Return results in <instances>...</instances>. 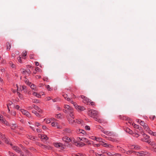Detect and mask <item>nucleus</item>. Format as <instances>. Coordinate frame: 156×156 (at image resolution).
I'll use <instances>...</instances> for the list:
<instances>
[{"label": "nucleus", "instance_id": "1", "mask_svg": "<svg viewBox=\"0 0 156 156\" xmlns=\"http://www.w3.org/2000/svg\"><path fill=\"white\" fill-rule=\"evenodd\" d=\"M98 112L95 110H91L89 112V115L92 117L95 118V117L97 116L98 114Z\"/></svg>", "mask_w": 156, "mask_h": 156}, {"label": "nucleus", "instance_id": "2", "mask_svg": "<svg viewBox=\"0 0 156 156\" xmlns=\"http://www.w3.org/2000/svg\"><path fill=\"white\" fill-rule=\"evenodd\" d=\"M64 108L67 110L69 113H72V112H73V109L68 105H64Z\"/></svg>", "mask_w": 156, "mask_h": 156}, {"label": "nucleus", "instance_id": "3", "mask_svg": "<svg viewBox=\"0 0 156 156\" xmlns=\"http://www.w3.org/2000/svg\"><path fill=\"white\" fill-rule=\"evenodd\" d=\"M62 140L64 141L67 143H68L70 142H71L73 143L74 139H70L67 136H65L62 138Z\"/></svg>", "mask_w": 156, "mask_h": 156}, {"label": "nucleus", "instance_id": "4", "mask_svg": "<svg viewBox=\"0 0 156 156\" xmlns=\"http://www.w3.org/2000/svg\"><path fill=\"white\" fill-rule=\"evenodd\" d=\"M73 143H74L75 145L77 146L82 147L85 145V144L81 142H76L75 141L74 139L73 140Z\"/></svg>", "mask_w": 156, "mask_h": 156}, {"label": "nucleus", "instance_id": "5", "mask_svg": "<svg viewBox=\"0 0 156 156\" xmlns=\"http://www.w3.org/2000/svg\"><path fill=\"white\" fill-rule=\"evenodd\" d=\"M75 108L78 111H83L85 110V108L83 106H80L79 105H78L77 104H76V106H75Z\"/></svg>", "mask_w": 156, "mask_h": 156}, {"label": "nucleus", "instance_id": "6", "mask_svg": "<svg viewBox=\"0 0 156 156\" xmlns=\"http://www.w3.org/2000/svg\"><path fill=\"white\" fill-rule=\"evenodd\" d=\"M39 137L41 138L42 140H46L48 139V138L47 136L43 134H39L38 135Z\"/></svg>", "mask_w": 156, "mask_h": 156}, {"label": "nucleus", "instance_id": "7", "mask_svg": "<svg viewBox=\"0 0 156 156\" xmlns=\"http://www.w3.org/2000/svg\"><path fill=\"white\" fill-rule=\"evenodd\" d=\"M134 153L135 154L138 156H143V154H146V152L144 151H140L139 152H136L135 151Z\"/></svg>", "mask_w": 156, "mask_h": 156}, {"label": "nucleus", "instance_id": "8", "mask_svg": "<svg viewBox=\"0 0 156 156\" xmlns=\"http://www.w3.org/2000/svg\"><path fill=\"white\" fill-rule=\"evenodd\" d=\"M143 136L144 138V141L147 143L149 141V136L145 133L143 134Z\"/></svg>", "mask_w": 156, "mask_h": 156}, {"label": "nucleus", "instance_id": "9", "mask_svg": "<svg viewBox=\"0 0 156 156\" xmlns=\"http://www.w3.org/2000/svg\"><path fill=\"white\" fill-rule=\"evenodd\" d=\"M0 120L2 122L6 125H8L9 123L6 121L3 118V116L2 115H0Z\"/></svg>", "mask_w": 156, "mask_h": 156}, {"label": "nucleus", "instance_id": "10", "mask_svg": "<svg viewBox=\"0 0 156 156\" xmlns=\"http://www.w3.org/2000/svg\"><path fill=\"white\" fill-rule=\"evenodd\" d=\"M54 145L57 147L64 148V146L61 143H55L54 144Z\"/></svg>", "mask_w": 156, "mask_h": 156}, {"label": "nucleus", "instance_id": "11", "mask_svg": "<svg viewBox=\"0 0 156 156\" xmlns=\"http://www.w3.org/2000/svg\"><path fill=\"white\" fill-rule=\"evenodd\" d=\"M21 112L24 115H25L27 116L28 117H29L30 116V113H29L27 111L24 110L23 109H22L21 110Z\"/></svg>", "mask_w": 156, "mask_h": 156}, {"label": "nucleus", "instance_id": "12", "mask_svg": "<svg viewBox=\"0 0 156 156\" xmlns=\"http://www.w3.org/2000/svg\"><path fill=\"white\" fill-rule=\"evenodd\" d=\"M33 108H34L35 110H37L40 113H42V110L38 106L35 105H33Z\"/></svg>", "mask_w": 156, "mask_h": 156}, {"label": "nucleus", "instance_id": "13", "mask_svg": "<svg viewBox=\"0 0 156 156\" xmlns=\"http://www.w3.org/2000/svg\"><path fill=\"white\" fill-rule=\"evenodd\" d=\"M65 99L68 101H71L72 98L68 97V95L66 94H64L62 95Z\"/></svg>", "mask_w": 156, "mask_h": 156}, {"label": "nucleus", "instance_id": "14", "mask_svg": "<svg viewBox=\"0 0 156 156\" xmlns=\"http://www.w3.org/2000/svg\"><path fill=\"white\" fill-rule=\"evenodd\" d=\"M12 148L13 150L18 153H20L21 152V150L17 146H14Z\"/></svg>", "mask_w": 156, "mask_h": 156}, {"label": "nucleus", "instance_id": "15", "mask_svg": "<svg viewBox=\"0 0 156 156\" xmlns=\"http://www.w3.org/2000/svg\"><path fill=\"white\" fill-rule=\"evenodd\" d=\"M29 86H30V87L32 89L35 91L37 90V88L34 84H32L31 83V84H30V85H29Z\"/></svg>", "mask_w": 156, "mask_h": 156}, {"label": "nucleus", "instance_id": "16", "mask_svg": "<svg viewBox=\"0 0 156 156\" xmlns=\"http://www.w3.org/2000/svg\"><path fill=\"white\" fill-rule=\"evenodd\" d=\"M81 97L82 99L85 100V102H84V103H87V102H88L89 101L88 98L87 97L83 95H81Z\"/></svg>", "mask_w": 156, "mask_h": 156}, {"label": "nucleus", "instance_id": "17", "mask_svg": "<svg viewBox=\"0 0 156 156\" xmlns=\"http://www.w3.org/2000/svg\"><path fill=\"white\" fill-rule=\"evenodd\" d=\"M40 146L41 147L43 148H46L47 149H49L51 148V147L49 146L43 145V144H40Z\"/></svg>", "mask_w": 156, "mask_h": 156}, {"label": "nucleus", "instance_id": "18", "mask_svg": "<svg viewBox=\"0 0 156 156\" xmlns=\"http://www.w3.org/2000/svg\"><path fill=\"white\" fill-rule=\"evenodd\" d=\"M132 146L134 147L132 148L133 149L135 150H140L141 149V147L138 145H132Z\"/></svg>", "mask_w": 156, "mask_h": 156}, {"label": "nucleus", "instance_id": "19", "mask_svg": "<svg viewBox=\"0 0 156 156\" xmlns=\"http://www.w3.org/2000/svg\"><path fill=\"white\" fill-rule=\"evenodd\" d=\"M102 145L105 147H109L110 148H112L113 147V146L110 145H109L108 144H106V143H103V144H102Z\"/></svg>", "mask_w": 156, "mask_h": 156}, {"label": "nucleus", "instance_id": "20", "mask_svg": "<svg viewBox=\"0 0 156 156\" xmlns=\"http://www.w3.org/2000/svg\"><path fill=\"white\" fill-rule=\"evenodd\" d=\"M33 95L34 96H35L38 98H41V95L40 93H38L36 92H34L33 93Z\"/></svg>", "mask_w": 156, "mask_h": 156}, {"label": "nucleus", "instance_id": "21", "mask_svg": "<svg viewBox=\"0 0 156 156\" xmlns=\"http://www.w3.org/2000/svg\"><path fill=\"white\" fill-rule=\"evenodd\" d=\"M58 123L57 122H52L51 123V125L53 126L57 127L58 128H59V127L58 126Z\"/></svg>", "mask_w": 156, "mask_h": 156}, {"label": "nucleus", "instance_id": "22", "mask_svg": "<svg viewBox=\"0 0 156 156\" xmlns=\"http://www.w3.org/2000/svg\"><path fill=\"white\" fill-rule=\"evenodd\" d=\"M2 139L7 144H9V140L6 138L5 136L2 138Z\"/></svg>", "mask_w": 156, "mask_h": 156}, {"label": "nucleus", "instance_id": "23", "mask_svg": "<svg viewBox=\"0 0 156 156\" xmlns=\"http://www.w3.org/2000/svg\"><path fill=\"white\" fill-rule=\"evenodd\" d=\"M145 130L147 131L149 129L147 125L146 124L143 126Z\"/></svg>", "mask_w": 156, "mask_h": 156}, {"label": "nucleus", "instance_id": "24", "mask_svg": "<svg viewBox=\"0 0 156 156\" xmlns=\"http://www.w3.org/2000/svg\"><path fill=\"white\" fill-rule=\"evenodd\" d=\"M68 121L70 124H73L74 122H75V120H73L72 118L69 119Z\"/></svg>", "mask_w": 156, "mask_h": 156}, {"label": "nucleus", "instance_id": "25", "mask_svg": "<svg viewBox=\"0 0 156 156\" xmlns=\"http://www.w3.org/2000/svg\"><path fill=\"white\" fill-rule=\"evenodd\" d=\"M7 50H10L11 47V45L10 43L7 42L6 44Z\"/></svg>", "mask_w": 156, "mask_h": 156}, {"label": "nucleus", "instance_id": "26", "mask_svg": "<svg viewBox=\"0 0 156 156\" xmlns=\"http://www.w3.org/2000/svg\"><path fill=\"white\" fill-rule=\"evenodd\" d=\"M127 119H129L128 120L129 121L128 123H129L130 125H132L133 126L134 123L132 122L131 119L129 118H127Z\"/></svg>", "mask_w": 156, "mask_h": 156}, {"label": "nucleus", "instance_id": "27", "mask_svg": "<svg viewBox=\"0 0 156 156\" xmlns=\"http://www.w3.org/2000/svg\"><path fill=\"white\" fill-rule=\"evenodd\" d=\"M27 54V52L26 51H24L22 53V56L23 57V58L24 59L25 58V57L26 56Z\"/></svg>", "mask_w": 156, "mask_h": 156}, {"label": "nucleus", "instance_id": "28", "mask_svg": "<svg viewBox=\"0 0 156 156\" xmlns=\"http://www.w3.org/2000/svg\"><path fill=\"white\" fill-rule=\"evenodd\" d=\"M80 140L86 143L88 142V140L85 138H82L80 139Z\"/></svg>", "mask_w": 156, "mask_h": 156}, {"label": "nucleus", "instance_id": "29", "mask_svg": "<svg viewBox=\"0 0 156 156\" xmlns=\"http://www.w3.org/2000/svg\"><path fill=\"white\" fill-rule=\"evenodd\" d=\"M24 81L25 83L28 85H30V84H31V83L29 82L28 79L27 78H25L24 80Z\"/></svg>", "mask_w": 156, "mask_h": 156}, {"label": "nucleus", "instance_id": "30", "mask_svg": "<svg viewBox=\"0 0 156 156\" xmlns=\"http://www.w3.org/2000/svg\"><path fill=\"white\" fill-rule=\"evenodd\" d=\"M94 119L97 121H98L100 123H101L102 122V120L101 119H98L97 118L95 117L94 118Z\"/></svg>", "mask_w": 156, "mask_h": 156}, {"label": "nucleus", "instance_id": "31", "mask_svg": "<svg viewBox=\"0 0 156 156\" xmlns=\"http://www.w3.org/2000/svg\"><path fill=\"white\" fill-rule=\"evenodd\" d=\"M32 112L34 114L37 116L39 117L40 116L39 114L35 111H33Z\"/></svg>", "mask_w": 156, "mask_h": 156}, {"label": "nucleus", "instance_id": "32", "mask_svg": "<svg viewBox=\"0 0 156 156\" xmlns=\"http://www.w3.org/2000/svg\"><path fill=\"white\" fill-rule=\"evenodd\" d=\"M133 126L135 128L139 129H140L141 128V127H140L138 125H137L136 124L134 123V125Z\"/></svg>", "mask_w": 156, "mask_h": 156}, {"label": "nucleus", "instance_id": "33", "mask_svg": "<svg viewBox=\"0 0 156 156\" xmlns=\"http://www.w3.org/2000/svg\"><path fill=\"white\" fill-rule=\"evenodd\" d=\"M73 112H74V111H73ZM73 112H72V113H69V115L70 116L71 118H72V119H74V117H73L74 115H73Z\"/></svg>", "mask_w": 156, "mask_h": 156}, {"label": "nucleus", "instance_id": "34", "mask_svg": "<svg viewBox=\"0 0 156 156\" xmlns=\"http://www.w3.org/2000/svg\"><path fill=\"white\" fill-rule=\"evenodd\" d=\"M64 131L68 133H70L71 132L70 130L69 129L67 128L64 129Z\"/></svg>", "mask_w": 156, "mask_h": 156}, {"label": "nucleus", "instance_id": "35", "mask_svg": "<svg viewBox=\"0 0 156 156\" xmlns=\"http://www.w3.org/2000/svg\"><path fill=\"white\" fill-rule=\"evenodd\" d=\"M9 64L12 67L14 68L15 67V65H14L12 62H9Z\"/></svg>", "mask_w": 156, "mask_h": 156}, {"label": "nucleus", "instance_id": "36", "mask_svg": "<svg viewBox=\"0 0 156 156\" xmlns=\"http://www.w3.org/2000/svg\"><path fill=\"white\" fill-rule=\"evenodd\" d=\"M95 139L96 141H99L100 142L101 141V140H102V139L101 138L99 137H95Z\"/></svg>", "mask_w": 156, "mask_h": 156}, {"label": "nucleus", "instance_id": "37", "mask_svg": "<svg viewBox=\"0 0 156 156\" xmlns=\"http://www.w3.org/2000/svg\"><path fill=\"white\" fill-rule=\"evenodd\" d=\"M94 156H103V155L102 154H98L97 153H95L94 154Z\"/></svg>", "mask_w": 156, "mask_h": 156}, {"label": "nucleus", "instance_id": "38", "mask_svg": "<svg viewBox=\"0 0 156 156\" xmlns=\"http://www.w3.org/2000/svg\"><path fill=\"white\" fill-rule=\"evenodd\" d=\"M134 152H135V151H129L127 152L126 154H130L132 153H134Z\"/></svg>", "mask_w": 156, "mask_h": 156}, {"label": "nucleus", "instance_id": "39", "mask_svg": "<svg viewBox=\"0 0 156 156\" xmlns=\"http://www.w3.org/2000/svg\"><path fill=\"white\" fill-rule=\"evenodd\" d=\"M147 143L151 145H153L155 144V143L153 141H149Z\"/></svg>", "mask_w": 156, "mask_h": 156}, {"label": "nucleus", "instance_id": "40", "mask_svg": "<svg viewBox=\"0 0 156 156\" xmlns=\"http://www.w3.org/2000/svg\"><path fill=\"white\" fill-rule=\"evenodd\" d=\"M101 131L103 132L105 134L108 135L109 132L107 131H104V130H102Z\"/></svg>", "mask_w": 156, "mask_h": 156}, {"label": "nucleus", "instance_id": "41", "mask_svg": "<svg viewBox=\"0 0 156 156\" xmlns=\"http://www.w3.org/2000/svg\"><path fill=\"white\" fill-rule=\"evenodd\" d=\"M140 124L141 126H143L145 124H146V123H144L143 121H140Z\"/></svg>", "mask_w": 156, "mask_h": 156}, {"label": "nucleus", "instance_id": "42", "mask_svg": "<svg viewBox=\"0 0 156 156\" xmlns=\"http://www.w3.org/2000/svg\"><path fill=\"white\" fill-rule=\"evenodd\" d=\"M9 154L10 156H17L16 155L10 151L9 152Z\"/></svg>", "mask_w": 156, "mask_h": 156}, {"label": "nucleus", "instance_id": "43", "mask_svg": "<svg viewBox=\"0 0 156 156\" xmlns=\"http://www.w3.org/2000/svg\"><path fill=\"white\" fill-rule=\"evenodd\" d=\"M59 100V98H55L54 99H52V101L54 102H56L57 101H58Z\"/></svg>", "mask_w": 156, "mask_h": 156}, {"label": "nucleus", "instance_id": "44", "mask_svg": "<svg viewBox=\"0 0 156 156\" xmlns=\"http://www.w3.org/2000/svg\"><path fill=\"white\" fill-rule=\"evenodd\" d=\"M87 104L93 105H94V103L93 102H90L89 101L88 102H87Z\"/></svg>", "mask_w": 156, "mask_h": 156}, {"label": "nucleus", "instance_id": "45", "mask_svg": "<svg viewBox=\"0 0 156 156\" xmlns=\"http://www.w3.org/2000/svg\"><path fill=\"white\" fill-rule=\"evenodd\" d=\"M71 100H72V99ZM70 101L71 103L73 104L74 107H75V106H76L77 104L76 102H74L73 101H72V100H71V101Z\"/></svg>", "mask_w": 156, "mask_h": 156}, {"label": "nucleus", "instance_id": "46", "mask_svg": "<svg viewBox=\"0 0 156 156\" xmlns=\"http://www.w3.org/2000/svg\"><path fill=\"white\" fill-rule=\"evenodd\" d=\"M126 132H128L129 134H131L132 132V131L128 128L126 129Z\"/></svg>", "mask_w": 156, "mask_h": 156}, {"label": "nucleus", "instance_id": "47", "mask_svg": "<svg viewBox=\"0 0 156 156\" xmlns=\"http://www.w3.org/2000/svg\"><path fill=\"white\" fill-rule=\"evenodd\" d=\"M147 132H148V133H149L151 135H152V134H153V132L152 131H151V130L150 129H149L147 131Z\"/></svg>", "mask_w": 156, "mask_h": 156}, {"label": "nucleus", "instance_id": "48", "mask_svg": "<svg viewBox=\"0 0 156 156\" xmlns=\"http://www.w3.org/2000/svg\"><path fill=\"white\" fill-rule=\"evenodd\" d=\"M28 138H30V140H35V138L32 136H29Z\"/></svg>", "mask_w": 156, "mask_h": 156}, {"label": "nucleus", "instance_id": "49", "mask_svg": "<svg viewBox=\"0 0 156 156\" xmlns=\"http://www.w3.org/2000/svg\"><path fill=\"white\" fill-rule=\"evenodd\" d=\"M128 118V117H126V116H123L122 118L121 117V119H122L124 120H128L129 119H127V118Z\"/></svg>", "mask_w": 156, "mask_h": 156}, {"label": "nucleus", "instance_id": "50", "mask_svg": "<svg viewBox=\"0 0 156 156\" xmlns=\"http://www.w3.org/2000/svg\"><path fill=\"white\" fill-rule=\"evenodd\" d=\"M11 114L12 115L15 116L16 115V113L15 111H11Z\"/></svg>", "mask_w": 156, "mask_h": 156}, {"label": "nucleus", "instance_id": "51", "mask_svg": "<svg viewBox=\"0 0 156 156\" xmlns=\"http://www.w3.org/2000/svg\"><path fill=\"white\" fill-rule=\"evenodd\" d=\"M33 102L35 103H38L39 101L37 99H34L33 100Z\"/></svg>", "mask_w": 156, "mask_h": 156}, {"label": "nucleus", "instance_id": "52", "mask_svg": "<svg viewBox=\"0 0 156 156\" xmlns=\"http://www.w3.org/2000/svg\"><path fill=\"white\" fill-rule=\"evenodd\" d=\"M108 135L110 136H114L113 133L112 132L109 131V132L108 134Z\"/></svg>", "mask_w": 156, "mask_h": 156}, {"label": "nucleus", "instance_id": "53", "mask_svg": "<svg viewBox=\"0 0 156 156\" xmlns=\"http://www.w3.org/2000/svg\"><path fill=\"white\" fill-rule=\"evenodd\" d=\"M121 155V154L118 153H116L114 154H112L111 156H120Z\"/></svg>", "mask_w": 156, "mask_h": 156}, {"label": "nucleus", "instance_id": "54", "mask_svg": "<svg viewBox=\"0 0 156 156\" xmlns=\"http://www.w3.org/2000/svg\"><path fill=\"white\" fill-rule=\"evenodd\" d=\"M46 87L48 90H51V88L49 85H46Z\"/></svg>", "mask_w": 156, "mask_h": 156}, {"label": "nucleus", "instance_id": "55", "mask_svg": "<svg viewBox=\"0 0 156 156\" xmlns=\"http://www.w3.org/2000/svg\"><path fill=\"white\" fill-rule=\"evenodd\" d=\"M18 61L19 62H20V63L22 62V61L21 59V57H20V56H19V58H18Z\"/></svg>", "mask_w": 156, "mask_h": 156}, {"label": "nucleus", "instance_id": "56", "mask_svg": "<svg viewBox=\"0 0 156 156\" xmlns=\"http://www.w3.org/2000/svg\"><path fill=\"white\" fill-rule=\"evenodd\" d=\"M79 131L81 133H82L83 134H84L85 133V132L84 130L79 129Z\"/></svg>", "mask_w": 156, "mask_h": 156}, {"label": "nucleus", "instance_id": "57", "mask_svg": "<svg viewBox=\"0 0 156 156\" xmlns=\"http://www.w3.org/2000/svg\"><path fill=\"white\" fill-rule=\"evenodd\" d=\"M100 146L99 144H94L93 146L94 147H98Z\"/></svg>", "mask_w": 156, "mask_h": 156}, {"label": "nucleus", "instance_id": "58", "mask_svg": "<svg viewBox=\"0 0 156 156\" xmlns=\"http://www.w3.org/2000/svg\"><path fill=\"white\" fill-rule=\"evenodd\" d=\"M61 114H58L56 115V117L57 118H59L61 116Z\"/></svg>", "mask_w": 156, "mask_h": 156}, {"label": "nucleus", "instance_id": "59", "mask_svg": "<svg viewBox=\"0 0 156 156\" xmlns=\"http://www.w3.org/2000/svg\"><path fill=\"white\" fill-rule=\"evenodd\" d=\"M44 120L45 121V122L47 123H49L51 121L49 119H45Z\"/></svg>", "mask_w": 156, "mask_h": 156}, {"label": "nucleus", "instance_id": "60", "mask_svg": "<svg viewBox=\"0 0 156 156\" xmlns=\"http://www.w3.org/2000/svg\"><path fill=\"white\" fill-rule=\"evenodd\" d=\"M133 136L136 137H138L139 136V135L137 133H133Z\"/></svg>", "mask_w": 156, "mask_h": 156}, {"label": "nucleus", "instance_id": "61", "mask_svg": "<svg viewBox=\"0 0 156 156\" xmlns=\"http://www.w3.org/2000/svg\"><path fill=\"white\" fill-rule=\"evenodd\" d=\"M17 94H18V96H19V97L20 98H22V94H20L19 92H17Z\"/></svg>", "mask_w": 156, "mask_h": 156}, {"label": "nucleus", "instance_id": "62", "mask_svg": "<svg viewBox=\"0 0 156 156\" xmlns=\"http://www.w3.org/2000/svg\"><path fill=\"white\" fill-rule=\"evenodd\" d=\"M85 129L86 130H89L90 129V127L88 126H86L85 127Z\"/></svg>", "mask_w": 156, "mask_h": 156}, {"label": "nucleus", "instance_id": "63", "mask_svg": "<svg viewBox=\"0 0 156 156\" xmlns=\"http://www.w3.org/2000/svg\"><path fill=\"white\" fill-rule=\"evenodd\" d=\"M63 111L65 113H67L68 114H69V112L68 111V110H67L66 109H63Z\"/></svg>", "mask_w": 156, "mask_h": 156}, {"label": "nucleus", "instance_id": "64", "mask_svg": "<svg viewBox=\"0 0 156 156\" xmlns=\"http://www.w3.org/2000/svg\"><path fill=\"white\" fill-rule=\"evenodd\" d=\"M34 55L33 54H30V58L31 59H33L34 58Z\"/></svg>", "mask_w": 156, "mask_h": 156}]
</instances>
